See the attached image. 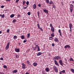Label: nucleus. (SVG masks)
<instances>
[{"label": "nucleus", "mask_w": 74, "mask_h": 74, "mask_svg": "<svg viewBox=\"0 0 74 74\" xmlns=\"http://www.w3.org/2000/svg\"><path fill=\"white\" fill-rule=\"evenodd\" d=\"M4 7V5H2L1 6V8H3Z\"/></svg>", "instance_id": "nucleus-50"}, {"label": "nucleus", "mask_w": 74, "mask_h": 74, "mask_svg": "<svg viewBox=\"0 0 74 74\" xmlns=\"http://www.w3.org/2000/svg\"><path fill=\"white\" fill-rule=\"evenodd\" d=\"M27 14L28 15H30V14H31V13H30V12H28V13H27Z\"/></svg>", "instance_id": "nucleus-41"}, {"label": "nucleus", "mask_w": 74, "mask_h": 74, "mask_svg": "<svg viewBox=\"0 0 74 74\" xmlns=\"http://www.w3.org/2000/svg\"><path fill=\"white\" fill-rule=\"evenodd\" d=\"M64 48L65 49H66L67 48H70V46L69 45H67L65 46Z\"/></svg>", "instance_id": "nucleus-9"}, {"label": "nucleus", "mask_w": 74, "mask_h": 74, "mask_svg": "<svg viewBox=\"0 0 74 74\" xmlns=\"http://www.w3.org/2000/svg\"><path fill=\"white\" fill-rule=\"evenodd\" d=\"M59 63L60 64V65H61V66H63V62L62 61V60H60L59 61Z\"/></svg>", "instance_id": "nucleus-3"}, {"label": "nucleus", "mask_w": 74, "mask_h": 74, "mask_svg": "<svg viewBox=\"0 0 74 74\" xmlns=\"http://www.w3.org/2000/svg\"><path fill=\"white\" fill-rule=\"evenodd\" d=\"M72 24L71 23L69 24V27L70 28V30L69 31L70 32H71L72 31L71 28H72Z\"/></svg>", "instance_id": "nucleus-4"}, {"label": "nucleus", "mask_w": 74, "mask_h": 74, "mask_svg": "<svg viewBox=\"0 0 74 74\" xmlns=\"http://www.w3.org/2000/svg\"><path fill=\"white\" fill-rule=\"evenodd\" d=\"M47 3V4H48L49 3V0H46Z\"/></svg>", "instance_id": "nucleus-43"}, {"label": "nucleus", "mask_w": 74, "mask_h": 74, "mask_svg": "<svg viewBox=\"0 0 74 74\" xmlns=\"http://www.w3.org/2000/svg\"><path fill=\"white\" fill-rule=\"evenodd\" d=\"M52 6H53V8L55 9V8H56V6H55V5H53Z\"/></svg>", "instance_id": "nucleus-35"}, {"label": "nucleus", "mask_w": 74, "mask_h": 74, "mask_svg": "<svg viewBox=\"0 0 74 74\" xmlns=\"http://www.w3.org/2000/svg\"><path fill=\"white\" fill-rule=\"evenodd\" d=\"M26 74H29V73H28L27 72L26 73Z\"/></svg>", "instance_id": "nucleus-64"}, {"label": "nucleus", "mask_w": 74, "mask_h": 74, "mask_svg": "<svg viewBox=\"0 0 74 74\" xmlns=\"http://www.w3.org/2000/svg\"><path fill=\"white\" fill-rule=\"evenodd\" d=\"M17 16L18 17H20V16H21V15L20 14H18Z\"/></svg>", "instance_id": "nucleus-56"}, {"label": "nucleus", "mask_w": 74, "mask_h": 74, "mask_svg": "<svg viewBox=\"0 0 74 74\" xmlns=\"http://www.w3.org/2000/svg\"><path fill=\"white\" fill-rule=\"evenodd\" d=\"M6 1H9V2H10V0H6Z\"/></svg>", "instance_id": "nucleus-60"}, {"label": "nucleus", "mask_w": 74, "mask_h": 74, "mask_svg": "<svg viewBox=\"0 0 74 74\" xmlns=\"http://www.w3.org/2000/svg\"><path fill=\"white\" fill-rule=\"evenodd\" d=\"M43 11L46 14H48V10L47 9H44L43 10Z\"/></svg>", "instance_id": "nucleus-12"}, {"label": "nucleus", "mask_w": 74, "mask_h": 74, "mask_svg": "<svg viewBox=\"0 0 74 74\" xmlns=\"http://www.w3.org/2000/svg\"><path fill=\"white\" fill-rule=\"evenodd\" d=\"M23 5H25V3H26V1L25 0H23Z\"/></svg>", "instance_id": "nucleus-22"}, {"label": "nucleus", "mask_w": 74, "mask_h": 74, "mask_svg": "<svg viewBox=\"0 0 74 74\" xmlns=\"http://www.w3.org/2000/svg\"><path fill=\"white\" fill-rule=\"evenodd\" d=\"M70 61H72L73 62H74V60L72 58H71L70 60Z\"/></svg>", "instance_id": "nucleus-31"}, {"label": "nucleus", "mask_w": 74, "mask_h": 74, "mask_svg": "<svg viewBox=\"0 0 74 74\" xmlns=\"http://www.w3.org/2000/svg\"><path fill=\"white\" fill-rule=\"evenodd\" d=\"M51 31L52 32H55V28L54 27H52L51 28Z\"/></svg>", "instance_id": "nucleus-11"}, {"label": "nucleus", "mask_w": 74, "mask_h": 74, "mask_svg": "<svg viewBox=\"0 0 74 74\" xmlns=\"http://www.w3.org/2000/svg\"><path fill=\"white\" fill-rule=\"evenodd\" d=\"M70 6L71 8H74V7H73V5L72 4L70 5Z\"/></svg>", "instance_id": "nucleus-24"}, {"label": "nucleus", "mask_w": 74, "mask_h": 74, "mask_svg": "<svg viewBox=\"0 0 74 74\" xmlns=\"http://www.w3.org/2000/svg\"><path fill=\"white\" fill-rule=\"evenodd\" d=\"M37 26L39 29L40 28V27H40V25L38 24H37Z\"/></svg>", "instance_id": "nucleus-36"}, {"label": "nucleus", "mask_w": 74, "mask_h": 74, "mask_svg": "<svg viewBox=\"0 0 74 74\" xmlns=\"http://www.w3.org/2000/svg\"><path fill=\"white\" fill-rule=\"evenodd\" d=\"M16 58H19V56H18V55H16Z\"/></svg>", "instance_id": "nucleus-44"}, {"label": "nucleus", "mask_w": 74, "mask_h": 74, "mask_svg": "<svg viewBox=\"0 0 74 74\" xmlns=\"http://www.w3.org/2000/svg\"><path fill=\"white\" fill-rule=\"evenodd\" d=\"M33 64L34 66H36L37 65V63L36 62H34Z\"/></svg>", "instance_id": "nucleus-20"}, {"label": "nucleus", "mask_w": 74, "mask_h": 74, "mask_svg": "<svg viewBox=\"0 0 74 74\" xmlns=\"http://www.w3.org/2000/svg\"><path fill=\"white\" fill-rule=\"evenodd\" d=\"M3 67L4 68V69H7V66L6 65H4L3 66Z\"/></svg>", "instance_id": "nucleus-38"}, {"label": "nucleus", "mask_w": 74, "mask_h": 74, "mask_svg": "<svg viewBox=\"0 0 74 74\" xmlns=\"http://www.w3.org/2000/svg\"><path fill=\"white\" fill-rule=\"evenodd\" d=\"M52 47H54L55 46V44L54 43H52Z\"/></svg>", "instance_id": "nucleus-49"}, {"label": "nucleus", "mask_w": 74, "mask_h": 74, "mask_svg": "<svg viewBox=\"0 0 74 74\" xmlns=\"http://www.w3.org/2000/svg\"><path fill=\"white\" fill-rule=\"evenodd\" d=\"M15 51L16 52H19V49H16L15 50Z\"/></svg>", "instance_id": "nucleus-13"}, {"label": "nucleus", "mask_w": 74, "mask_h": 74, "mask_svg": "<svg viewBox=\"0 0 74 74\" xmlns=\"http://www.w3.org/2000/svg\"><path fill=\"white\" fill-rule=\"evenodd\" d=\"M33 7L34 9H36V8H37V6H36V4H34L33 5Z\"/></svg>", "instance_id": "nucleus-10"}, {"label": "nucleus", "mask_w": 74, "mask_h": 74, "mask_svg": "<svg viewBox=\"0 0 74 74\" xmlns=\"http://www.w3.org/2000/svg\"><path fill=\"white\" fill-rule=\"evenodd\" d=\"M71 71H72V72L73 73H74V70L72 68L71 69Z\"/></svg>", "instance_id": "nucleus-26"}, {"label": "nucleus", "mask_w": 74, "mask_h": 74, "mask_svg": "<svg viewBox=\"0 0 74 74\" xmlns=\"http://www.w3.org/2000/svg\"><path fill=\"white\" fill-rule=\"evenodd\" d=\"M51 36L52 37H53L55 36V34H54V33H53L52 34H51Z\"/></svg>", "instance_id": "nucleus-21"}, {"label": "nucleus", "mask_w": 74, "mask_h": 74, "mask_svg": "<svg viewBox=\"0 0 74 74\" xmlns=\"http://www.w3.org/2000/svg\"><path fill=\"white\" fill-rule=\"evenodd\" d=\"M26 4L27 5H28L29 4V1H27L26 2Z\"/></svg>", "instance_id": "nucleus-32"}, {"label": "nucleus", "mask_w": 74, "mask_h": 74, "mask_svg": "<svg viewBox=\"0 0 74 74\" xmlns=\"http://www.w3.org/2000/svg\"><path fill=\"white\" fill-rule=\"evenodd\" d=\"M27 64L29 65V66H31V64L30 63V61H29V60H28L27 61Z\"/></svg>", "instance_id": "nucleus-16"}, {"label": "nucleus", "mask_w": 74, "mask_h": 74, "mask_svg": "<svg viewBox=\"0 0 74 74\" xmlns=\"http://www.w3.org/2000/svg\"><path fill=\"white\" fill-rule=\"evenodd\" d=\"M70 12H73V8H70Z\"/></svg>", "instance_id": "nucleus-30"}, {"label": "nucleus", "mask_w": 74, "mask_h": 74, "mask_svg": "<svg viewBox=\"0 0 74 74\" xmlns=\"http://www.w3.org/2000/svg\"><path fill=\"white\" fill-rule=\"evenodd\" d=\"M53 39V38L52 36H50L49 37V40H52Z\"/></svg>", "instance_id": "nucleus-19"}, {"label": "nucleus", "mask_w": 74, "mask_h": 74, "mask_svg": "<svg viewBox=\"0 0 74 74\" xmlns=\"http://www.w3.org/2000/svg\"><path fill=\"white\" fill-rule=\"evenodd\" d=\"M50 27H53L52 26V24H50Z\"/></svg>", "instance_id": "nucleus-42"}, {"label": "nucleus", "mask_w": 74, "mask_h": 74, "mask_svg": "<svg viewBox=\"0 0 74 74\" xmlns=\"http://www.w3.org/2000/svg\"><path fill=\"white\" fill-rule=\"evenodd\" d=\"M27 41V40H26V39H25V40H24L23 41V42H24V43H25V42H26Z\"/></svg>", "instance_id": "nucleus-48"}, {"label": "nucleus", "mask_w": 74, "mask_h": 74, "mask_svg": "<svg viewBox=\"0 0 74 74\" xmlns=\"http://www.w3.org/2000/svg\"><path fill=\"white\" fill-rule=\"evenodd\" d=\"M9 31H10V29H7V33H8V32H9Z\"/></svg>", "instance_id": "nucleus-54"}, {"label": "nucleus", "mask_w": 74, "mask_h": 74, "mask_svg": "<svg viewBox=\"0 0 74 74\" xmlns=\"http://www.w3.org/2000/svg\"><path fill=\"white\" fill-rule=\"evenodd\" d=\"M21 38L22 39H24V38H25V36H24V35H22L21 36Z\"/></svg>", "instance_id": "nucleus-28"}, {"label": "nucleus", "mask_w": 74, "mask_h": 74, "mask_svg": "<svg viewBox=\"0 0 74 74\" xmlns=\"http://www.w3.org/2000/svg\"><path fill=\"white\" fill-rule=\"evenodd\" d=\"M39 29H40V30H41V31H43V29H42L41 27H40V28H39Z\"/></svg>", "instance_id": "nucleus-47"}, {"label": "nucleus", "mask_w": 74, "mask_h": 74, "mask_svg": "<svg viewBox=\"0 0 74 74\" xmlns=\"http://www.w3.org/2000/svg\"><path fill=\"white\" fill-rule=\"evenodd\" d=\"M10 45V43H7V45H6V46L5 47V49L6 50H7L9 49Z\"/></svg>", "instance_id": "nucleus-2"}, {"label": "nucleus", "mask_w": 74, "mask_h": 74, "mask_svg": "<svg viewBox=\"0 0 74 74\" xmlns=\"http://www.w3.org/2000/svg\"><path fill=\"white\" fill-rule=\"evenodd\" d=\"M42 53L41 52H39L36 55L37 56H40V55H42Z\"/></svg>", "instance_id": "nucleus-8"}, {"label": "nucleus", "mask_w": 74, "mask_h": 74, "mask_svg": "<svg viewBox=\"0 0 74 74\" xmlns=\"http://www.w3.org/2000/svg\"><path fill=\"white\" fill-rule=\"evenodd\" d=\"M36 47H39L38 46V45H35Z\"/></svg>", "instance_id": "nucleus-63"}, {"label": "nucleus", "mask_w": 74, "mask_h": 74, "mask_svg": "<svg viewBox=\"0 0 74 74\" xmlns=\"http://www.w3.org/2000/svg\"><path fill=\"white\" fill-rule=\"evenodd\" d=\"M54 40L55 42H59V40H58V38L56 37L54 39Z\"/></svg>", "instance_id": "nucleus-6"}, {"label": "nucleus", "mask_w": 74, "mask_h": 74, "mask_svg": "<svg viewBox=\"0 0 74 74\" xmlns=\"http://www.w3.org/2000/svg\"><path fill=\"white\" fill-rule=\"evenodd\" d=\"M61 72H62V73H63V74H64V73H65V70H63V71H61Z\"/></svg>", "instance_id": "nucleus-37"}, {"label": "nucleus", "mask_w": 74, "mask_h": 74, "mask_svg": "<svg viewBox=\"0 0 74 74\" xmlns=\"http://www.w3.org/2000/svg\"><path fill=\"white\" fill-rule=\"evenodd\" d=\"M54 63L56 65V66H59V65L58 63V62L56 61V60H54Z\"/></svg>", "instance_id": "nucleus-7"}, {"label": "nucleus", "mask_w": 74, "mask_h": 74, "mask_svg": "<svg viewBox=\"0 0 74 74\" xmlns=\"http://www.w3.org/2000/svg\"><path fill=\"white\" fill-rule=\"evenodd\" d=\"M13 23H15V22H16V20L14 19L12 21Z\"/></svg>", "instance_id": "nucleus-40"}, {"label": "nucleus", "mask_w": 74, "mask_h": 74, "mask_svg": "<svg viewBox=\"0 0 74 74\" xmlns=\"http://www.w3.org/2000/svg\"><path fill=\"white\" fill-rule=\"evenodd\" d=\"M30 33H29L27 34V38H29L30 37Z\"/></svg>", "instance_id": "nucleus-27"}, {"label": "nucleus", "mask_w": 74, "mask_h": 74, "mask_svg": "<svg viewBox=\"0 0 74 74\" xmlns=\"http://www.w3.org/2000/svg\"><path fill=\"white\" fill-rule=\"evenodd\" d=\"M45 70L47 71V72H49V69L48 68H47Z\"/></svg>", "instance_id": "nucleus-15"}, {"label": "nucleus", "mask_w": 74, "mask_h": 74, "mask_svg": "<svg viewBox=\"0 0 74 74\" xmlns=\"http://www.w3.org/2000/svg\"><path fill=\"white\" fill-rule=\"evenodd\" d=\"M5 11L6 12H7V11H8V10L7 9L6 10H5Z\"/></svg>", "instance_id": "nucleus-62"}, {"label": "nucleus", "mask_w": 74, "mask_h": 74, "mask_svg": "<svg viewBox=\"0 0 74 74\" xmlns=\"http://www.w3.org/2000/svg\"><path fill=\"white\" fill-rule=\"evenodd\" d=\"M62 71H60V74H62Z\"/></svg>", "instance_id": "nucleus-61"}, {"label": "nucleus", "mask_w": 74, "mask_h": 74, "mask_svg": "<svg viewBox=\"0 0 74 74\" xmlns=\"http://www.w3.org/2000/svg\"><path fill=\"white\" fill-rule=\"evenodd\" d=\"M18 44L19 46H21V42H18Z\"/></svg>", "instance_id": "nucleus-52"}, {"label": "nucleus", "mask_w": 74, "mask_h": 74, "mask_svg": "<svg viewBox=\"0 0 74 74\" xmlns=\"http://www.w3.org/2000/svg\"><path fill=\"white\" fill-rule=\"evenodd\" d=\"M34 50V51L35 50H36L37 49H36V48H34V47L33 48Z\"/></svg>", "instance_id": "nucleus-58"}, {"label": "nucleus", "mask_w": 74, "mask_h": 74, "mask_svg": "<svg viewBox=\"0 0 74 74\" xmlns=\"http://www.w3.org/2000/svg\"><path fill=\"white\" fill-rule=\"evenodd\" d=\"M57 59H60V56H57Z\"/></svg>", "instance_id": "nucleus-46"}, {"label": "nucleus", "mask_w": 74, "mask_h": 74, "mask_svg": "<svg viewBox=\"0 0 74 74\" xmlns=\"http://www.w3.org/2000/svg\"><path fill=\"white\" fill-rule=\"evenodd\" d=\"M49 4H53V2H52V1H50V2L49 3Z\"/></svg>", "instance_id": "nucleus-33"}, {"label": "nucleus", "mask_w": 74, "mask_h": 74, "mask_svg": "<svg viewBox=\"0 0 74 74\" xmlns=\"http://www.w3.org/2000/svg\"><path fill=\"white\" fill-rule=\"evenodd\" d=\"M22 68L23 69H26V64H22Z\"/></svg>", "instance_id": "nucleus-5"}, {"label": "nucleus", "mask_w": 74, "mask_h": 74, "mask_svg": "<svg viewBox=\"0 0 74 74\" xmlns=\"http://www.w3.org/2000/svg\"><path fill=\"white\" fill-rule=\"evenodd\" d=\"M38 6V7H41V4H39Z\"/></svg>", "instance_id": "nucleus-45"}, {"label": "nucleus", "mask_w": 74, "mask_h": 74, "mask_svg": "<svg viewBox=\"0 0 74 74\" xmlns=\"http://www.w3.org/2000/svg\"><path fill=\"white\" fill-rule=\"evenodd\" d=\"M38 16V18H40V12L39 11H38L37 12Z\"/></svg>", "instance_id": "nucleus-23"}, {"label": "nucleus", "mask_w": 74, "mask_h": 74, "mask_svg": "<svg viewBox=\"0 0 74 74\" xmlns=\"http://www.w3.org/2000/svg\"><path fill=\"white\" fill-rule=\"evenodd\" d=\"M16 38H17V36H14L13 37L14 40H15V39H16Z\"/></svg>", "instance_id": "nucleus-25"}, {"label": "nucleus", "mask_w": 74, "mask_h": 74, "mask_svg": "<svg viewBox=\"0 0 74 74\" xmlns=\"http://www.w3.org/2000/svg\"><path fill=\"white\" fill-rule=\"evenodd\" d=\"M0 74H4V73L3 72H0Z\"/></svg>", "instance_id": "nucleus-57"}, {"label": "nucleus", "mask_w": 74, "mask_h": 74, "mask_svg": "<svg viewBox=\"0 0 74 74\" xmlns=\"http://www.w3.org/2000/svg\"><path fill=\"white\" fill-rule=\"evenodd\" d=\"M1 17L2 18H4L5 17V16H4V14H3L2 15Z\"/></svg>", "instance_id": "nucleus-39"}, {"label": "nucleus", "mask_w": 74, "mask_h": 74, "mask_svg": "<svg viewBox=\"0 0 74 74\" xmlns=\"http://www.w3.org/2000/svg\"><path fill=\"white\" fill-rule=\"evenodd\" d=\"M44 72H45V71H44V70H42V74H44Z\"/></svg>", "instance_id": "nucleus-53"}, {"label": "nucleus", "mask_w": 74, "mask_h": 74, "mask_svg": "<svg viewBox=\"0 0 74 74\" xmlns=\"http://www.w3.org/2000/svg\"><path fill=\"white\" fill-rule=\"evenodd\" d=\"M14 16H15V15H14V14H13L11 15L10 17V18H14Z\"/></svg>", "instance_id": "nucleus-18"}, {"label": "nucleus", "mask_w": 74, "mask_h": 74, "mask_svg": "<svg viewBox=\"0 0 74 74\" xmlns=\"http://www.w3.org/2000/svg\"><path fill=\"white\" fill-rule=\"evenodd\" d=\"M53 59H54V60H56V59H58L57 56L54 57Z\"/></svg>", "instance_id": "nucleus-34"}, {"label": "nucleus", "mask_w": 74, "mask_h": 74, "mask_svg": "<svg viewBox=\"0 0 74 74\" xmlns=\"http://www.w3.org/2000/svg\"><path fill=\"white\" fill-rule=\"evenodd\" d=\"M59 33H60V35L61 37H62V33H61V30L60 29H59Z\"/></svg>", "instance_id": "nucleus-14"}, {"label": "nucleus", "mask_w": 74, "mask_h": 74, "mask_svg": "<svg viewBox=\"0 0 74 74\" xmlns=\"http://www.w3.org/2000/svg\"><path fill=\"white\" fill-rule=\"evenodd\" d=\"M0 59L1 60H3V58H1Z\"/></svg>", "instance_id": "nucleus-59"}, {"label": "nucleus", "mask_w": 74, "mask_h": 74, "mask_svg": "<svg viewBox=\"0 0 74 74\" xmlns=\"http://www.w3.org/2000/svg\"><path fill=\"white\" fill-rule=\"evenodd\" d=\"M53 69L55 72H56V73H58V69H57L56 66H54L53 67Z\"/></svg>", "instance_id": "nucleus-1"}, {"label": "nucleus", "mask_w": 74, "mask_h": 74, "mask_svg": "<svg viewBox=\"0 0 74 74\" xmlns=\"http://www.w3.org/2000/svg\"><path fill=\"white\" fill-rule=\"evenodd\" d=\"M38 48V51H40V47L38 46L37 47Z\"/></svg>", "instance_id": "nucleus-29"}, {"label": "nucleus", "mask_w": 74, "mask_h": 74, "mask_svg": "<svg viewBox=\"0 0 74 74\" xmlns=\"http://www.w3.org/2000/svg\"><path fill=\"white\" fill-rule=\"evenodd\" d=\"M18 72V70H15L13 71H12V73H17Z\"/></svg>", "instance_id": "nucleus-17"}, {"label": "nucleus", "mask_w": 74, "mask_h": 74, "mask_svg": "<svg viewBox=\"0 0 74 74\" xmlns=\"http://www.w3.org/2000/svg\"><path fill=\"white\" fill-rule=\"evenodd\" d=\"M19 1V0H16V3H18Z\"/></svg>", "instance_id": "nucleus-55"}, {"label": "nucleus", "mask_w": 74, "mask_h": 74, "mask_svg": "<svg viewBox=\"0 0 74 74\" xmlns=\"http://www.w3.org/2000/svg\"><path fill=\"white\" fill-rule=\"evenodd\" d=\"M23 8L25 10L27 8V7H24V8Z\"/></svg>", "instance_id": "nucleus-51"}]
</instances>
